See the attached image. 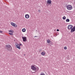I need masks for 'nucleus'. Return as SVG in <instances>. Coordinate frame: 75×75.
<instances>
[{"label": "nucleus", "instance_id": "1", "mask_svg": "<svg viewBox=\"0 0 75 75\" xmlns=\"http://www.w3.org/2000/svg\"><path fill=\"white\" fill-rule=\"evenodd\" d=\"M5 48L6 50L7 51H11V50H12V47L10 45H6Z\"/></svg>", "mask_w": 75, "mask_h": 75}, {"label": "nucleus", "instance_id": "2", "mask_svg": "<svg viewBox=\"0 0 75 75\" xmlns=\"http://www.w3.org/2000/svg\"><path fill=\"white\" fill-rule=\"evenodd\" d=\"M31 69H32L33 71H37L39 70V68H38V67L36 68L33 65H31Z\"/></svg>", "mask_w": 75, "mask_h": 75}, {"label": "nucleus", "instance_id": "3", "mask_svg": "<svg viewBox=\"0 0 75 75\" xmlns=\"http://www.w3.org/2000/svg\"><path fill=\"white\" fill-rule=\"evenodd\" d=\"M67 8L68 10H72V9L73 7L72 6L70 5H69L67 6Z\"/></svg>", "mask_w": 75, "mask_h": 75}, {"label": "nucleus", "instance_id": "4", "mask_svg": "<svg viewBox=\"0 0 75 75\" xmlns=\"http://www.w3.org/2000/svg\"><path fill=\"white\" fill-rule=\"evenodd\" d=\"M16 48H18L19 50H20L21 49V48L20 47V45H18V44L16 43Z\"/></svg>", "mask_w": 75, "mask_h": 75}, {"label": "nucleus", "instance_id": "5", "mask_svg": "<svg viewBox=\"0 0 75 75\" xmlns=\"http://www.w3.org/2000/svg\"><path fill=\"white\" fill-rule=\"evenodd\" d=\"M72 27H73V26H72V25H68V28L69 30H71V29H72Z\"/></svg>", "mask_w": 75, "mask_h": 75}, {"label": "nucleus", "instance_id": "6", "mask_svg": "<svg viewBox=\"0 0 75 75\" xmlns=\"http://www.w3.org/2000/svg\"><path fill=\"white\" fill-rule=\"evenodd\" d=\"M22 38L24 42H25L27 40V37H22Z\"/></svg>", "mask_w": 75, "mask_h": 75}, {"label": "nucleus", "instance_id": "7", "mask_svg": "<svg viewBox=\"0 0 75 75\" xmlns=\"http://www.w3.org/2000/svg\"><path fill=\"white\" fill-rule=\"evenodd\" d=\"M11 25H12L13 27H17V25L16 24L13 23H11Z\"/></svg>", "mask_w": 75, "mask_h": 75}, {"label": "nucleus", "instance_id": "8", "mask_svg": "<svg viewBox=\"0 0 75 75\" xmlns=\"http://www.w3.org/2000/svg\"><path fill=\"white\" fill-rule=\"evenodd\" d=\"M75 31V26H74L73 27V28H71V32L73 33V32H74Z\"/></svg>", "mask_w": 75, "mask_h": 75}, {"label": "nucleus", "instance_id": "9", "mask_svg": "<svg viewBox=\"0 0 75 75\" xmlns=\"http://www.w3.org/2000/svg\"><path fill=\"white\" fill-rule=\"evenodd\" d=\"M47 3L48 4H51V1L50 0H47Z\"/></svg>", "mask_w": 75, "mask_h": 75}, {"label": "nucleus", "instance_id": "10", "mask_svg": "<svg viewBox=\"0 0 75 75\" xmlns=\"http://www.w3.org/2000/svg\"><path fill=\"white\" fill-rule=\"evenodd\" d=\"M30 17V16L28 14H27L25 15V18H28Z\"/></svg>", "mask_w": 75, "mask_h": 75}, {"label": "nucleus", "instance_id": "11", "mask_svg": "<svg viewBox=\"0 0 75 75\" xmlns=\"http://www.w3.org/2000/svg\"><path fill=\"white\" fill-rule=\"evenodd\" d=\"M47 43H48V44H50L51 43V40H47Z\"/></svg>", "mask_w": 75, "mask_h": 75}, {"label": "nucleus", "instance_id": "12", "mask_svg": "<svg viewBox=\"0 0 75 75\" xmlns=\"http://www.w3.org/2000/svg\"><path fill=\"white\" fill-rule=\"evenodd\" d=\"M41 55H44L45 54V53L44 52H42L41 53Z\"/></svg>", "mask_w": 75, "mask_h": 75}, {"label": "nucleus", "instance_id": "13", "mask_svg": "<svg viewBox=\"0 0 75 75\" xmlns=\"http://www.w3.org/2000/svg\"><path fill=\"white\" fill-rule=\"evenodd\" d=\"M25 28H23L22 30V31H23V32H25Z\"/></svg>", "mask_w": 75, "mask_h": 75}, {"label": "nucleus", "instance_id": "14", "mask_svg": "<svg viewBox=\"0 0 75 75\" xmlns=\"http://www.w3.org/2000/svg\"><path fill=\"white\" fill-rule=\"evenodd\" d=\"M67 22H69V19H67L66 20Z\"/></svg>", "mask_w": 75, "mask_h": 75}, {"label": "nucleus", "instance_id": "15", "mask_svg": "<svg viewBox=\"0 0 75 75\" xmlns=\"http://www.w3.org/2000/svg\"><path fill=\"white\" fill-rule=\"evenodd\" d=\"M63 20H65V19H66V17L65 16H64L63 17Z\"/></svg>", "mask_w": 75, "mask_h": 75}, {"label": "nucleus", "instance_id": "16", "mask_svg": "<svg viewBox=\"0 0 75 75\" xmlns=\"http://www.w3.org/2000/svg\"><path fill=\"white\" fill-rule=\"evenodd\" d=\"M9 34H10V35H13V33L10 32V33H9Z\"/></svg>", "mask_w": 75, "mask_h": 75}, {"label": "nucleus", "instance_id": "17", "mask_svg": "<svg viewBox=\"0 0 75 75\" xmlns=\"http://www.w3.org/2000/svg\"><path fill=\"white\" fill-rule=\"evenodd\" d=\"M9 32H11V33H13L14 31H13V30H9Z\"/></svg>", "mask_w": 75, "mask_h": 75}, {"label": "nucleus", "instance_id": "18", "mask_svg": "<svg viewBox=\"0 0 75 75\" xmlns=\"http://www.w3.org/2000/svg\"><path fill=\"white\" fill-rule=\"evenodd\" d=\"M40 75H45V74L42 73H41L40 74Z\"/></svg>", "mask_w": 75, "mask_h": 75}, {"label": "nucleus", "instance_id": "19", "mask_svg": "<svg viewBox=\"0 0 75 75\" xmlns=\"http://www.w3.org/2000/svg\"><path fill=\"white\" fill-rule=\"evenodd\" d=\"M64 50H67V47H64Z\"/></svg>", "mask_w": 75, "mask_h": 75}, {"label": "nucleus", "instance_id": "20", "mask_svg": "<svg viewBox=\"0 0 75 75\" xmlns=\"http://www.w3.org/2000/svg\"><path fill=\"white\" fill-rule=\"evenodd\" d=\"M59 34V33H57L56 34V36H57V35H58Z\"/></svg>", "mask_w": 75, "mask_h": 75}, {"label": "nucleus", "instance_id": "21", "mask_svg": "<svg viewBox=\"0 0 75 75\" xmlns=\"http://www.w3.org/2000/svg\"><path fill=\"white\" fill-rule=\"evenodd\" d=\"M42 50L41 49H40V51H39V52H40V51H41Z\"/></svg>", "mask_w": 75, "mask_h": 75}, {"label": "nucleus", "instance_id": "22", "mask_svg": "<svg viewBox=\"0 0 75 75\" xmlns=\"http://www.w3.org/2000/svg\"><path fill=\"white\" fill-rule=\"evenodd\" d=\"M3 33V31L0 30V33Z\"/></svg>", "mask_w": 75, "mask_h": 75}, {"label": "nucleus", "instance_id": "23", "mask_svg": "<svg viewBox=\"0 0 75 75\" xmlns=\"http://www.w3.org/2000/svg\"><path fill=\"white\" fill-rule=\"evenodd\" d=\"M57 31H59V29H57Z\"/></svg>", "mask_w": 75, "mask_h": 75}, {"label": "nucleus", "instance_id": "24", "mask_svg": "<svg viewBox=\"0 0 75 75\" xmlns=\"http://www.w3.org/2000/svg\"><path fill=\"white\" fill-rule=\"evenodd\" d=\"M19 45H20L21 46V45H22V44H21V43H20L19 44Z\"/></svg>", "mask_w": 75, "mask_h": 75}, {"label": "nucleus", "instance_id": "25", "mask_svg": "<svg viewBox=\"0 0 75 75\" xmlns=\"http://www.w3.org/2000/svg\"><path fill=\"white\" fill-rule=\"evenodd\" d=\"M34 37V38H35V37H37V36H35Z\"/></svg>", "mask_w": 75, "mask_h": 75}, {"label": "nucleus", "instance_id": "26", "mask_svg": "<svg viewBox=\"0 0 75 75\" xmlns=\"http://www.w3.org/2000/svg\"><path fill=\"white\" fill-rule=\"evenodd\" d=\"M38 11H39V12H40V11H41L40 10H39Z\"/></svg>", "mask_w": 75, "mask_h": 75}, {"label": "nucleus", "instance_id": "27", "mask_svg": "<svg viewBox=\"0 0 75 75\" xmlns=\"http://www.w3.org/2000/svg\"><path fill=\"white\" fill-rule=\"evenodd\" d=\"M25 54H24V56H25Z\"/></svg>", "mask_w": 75, "mask_h": 75}, {"label": "nucleus", "instance_id": "28", "mask_svg": "<svg viewBox=\"0 0 75 75\" xmlns=\"http://www.w3.org/2000/svg\"><path fill=\"white\" fill-rule=\"evenodd\" d=\"M54 31H55V30H54Z\"/></svg>", "mask_w": 75, "mask_h": 75}, {"label": "nucleus", "instance_id": "29", "mask_svg": "<svg viewBox=\"0 0 75 75\" xmlns=\"http://www.w3.org/2000/svg\"><path fill=\"white\" fill-rule=\"evenodd\" d=\"M54 31H55V30H54Z\"/></svg>", "mask_w": 75, "mask_h": 75}]
</instances>
